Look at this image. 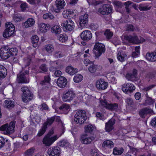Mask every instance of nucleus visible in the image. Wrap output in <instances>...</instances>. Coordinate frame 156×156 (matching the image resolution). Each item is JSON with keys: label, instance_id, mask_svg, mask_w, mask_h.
<instances>
[{"label": "nucleus", "instance_id": "52", "mask_svg": "<svg viewBox=\"0 0 156 156\" xmlns=\"http://www.w3.org/2000/svg\"><path fill=\"white\" fill-rule=\"evenodd\" d=\"M22 19V17L20 15L16 14L13 17V20L16 22H20Z\"/></svg>", "mask_w": 156, "mask_h": 156}, {"label": "nucleus", "instance_id": "35", "mask_svg": "<svg viewBox=\"0 0 156 156\" xmlns=\"http://www.w3.org/2000/svg\"><path fill=\"white\" fill-rule=\"evenodd\" d=\"M51 32L55 34H59L61 31V29L58 25H56L53 27H51Z\"/></svg>", "mask_w": 156, "mask_h": 156}, {"label": "nucleus", "instance_id": "39", "mask_svg": "<svg viewBox=\"0 0 156 156\" xmlns=\"http://www.w3.org/2000/svg\"><path fill=\"white\" fill-rule=\"evenodd\" d=\"M53 56L56 58L63 57L64 54L61 51H55L53 53Z\"/></svg>", "mask_w": 156, "mask_h": 156}, {"label": "nucleus", "instance_id": "47", "mask_svg": "<svg viewBox=\"0 0 156 156\" xmlns=\"http://www.w3.org/2000/svg\"><path fill=\"white\" fill-rule=\"evenodd\" d=\"M59 40L61 42H65L67 38V37L65 34H60L58 36Z\"/></svg>", "mask_w": 156, "mask_h": 156}, {"label": "nucleus", "instance_id": "8", "mask_svg": "<svg viewBox=\"0 0 156 156\" xmlns=\"http://www.w3.org/2000/svg\"><path fill=\"white\" fill-rule=\"evenodd\" d=\"M64 31H73L75 27L74 23L73 21L70 19H68L64 23L61 24Z\"/></svg>", "mask_w": 156, "mask_h": 156}, {"label": "nucleus", "instance_id": "48", "mask_svg": "<svg viewBox=\"0 0 156 156\" xmlns=\"http://www.w3.org/2000/svg\"><path fill=\"white\" fill-rule=\"evenodd\" d=\"M125 102L128 106L130 107L132 106L134 104L133 99L130 98H127L125 100Z\"/></svg>", "mask_w": 156, "mask_h": 156}, {"label": "nucleus", "instance_id": "10", "mask_svg": "<svg viewBox=\"0 0 156 156\" xmlns=\"http://www.w3.org/2000/svg\"><path fill=\"white\" fill-rule=\"evenodd\" d=\"M75 96V94L72 91L68 90L64 92L62 98L64 101L69 102L72 100Z\"/></svg>", "mask_w": 156, "mask_h": 156}, {"label": "nucleus", "instance_id": "24", "mask_svg": "<svg viewBox=\"0 0 156 156\" xmlns=\"http://www.w3.org/2000/svg\"><path fill=\"white\" fill-rule=\"evenodd\" d=\"M137 70L134 69L132 73H127L126 75V78L128 80L134 81L136 80L137 76Z\"/></svg>", "mask_w": 156, "mask_h": 156}, {"label": "nucleus", "instance_id": "50", "mask_svg": "<svg viewBox=\"0 0 156 156\" xmlns=\"http://www.w3.org/2000/svg\"><path fill=\"white\" fill-rule=\"evenodd\" d=\"M43 18L44 19L50 18L51 19H53L54 17V16L50 13H48L45 14L43 15Z\"/></svg>", "mask_w": 156, "mask_h": 156}, {"label": "nucleus", "instance_id": "9", "mask_svg": "<svg viewBox=\"0 0 156 156\" xmlns=\"http://www.w3.org/2000/svg\"><path fill=\"white\" fill-rule=\"evenodd\" d=\"M100 102L101 106L112 111L116 110L118 108V105L117 103L109 104L106 100H101Z\"/></svg>", "mask_w": 156, "mask_h": 156}, {"label": "nucleus", "instance_id": "45", "mask_svg": "<svg viewBox=\"0 0 156 156\" xmlns=\"http://www.w3.org/2000/svg\"><path fill=\"white\" fill-rule=\"evenodd\" d=\"M104 35L108 39H111L113 35V33L110 30H107L104 33Z\"/></svg>", "mask_w": 156, "mask_h": 156}, {"label": "nucleus", "instance_id": "49", "mask_svg": "<svg viewBox=\"0 0 156 156\" xmlns=\"http://www.w3.org/2000/svg\"><path fill=\"white\" fill-rule=\"evenodd\" d=\"M47 128L46 127L43 125L40 131L38 133L37 135L39 136H42L45 132Z\"/></svg>", "mask_w": 156, "mask_h": 156}, {"label": "nucleus", "instance_id": "51", "mask_svg": "<svg viewBox=\"0 0 156 156\" xmlns=\"http://www.w3.org/2000/svg\"><path fill=\"white\" fill-rule=\"evenodd\" d=\"M34 149L33 147L30 148L27 150L25 152V154L27 156H29L31 155L34 152Z\"/></svg>", "mask_w": 156, "mask_h": 156}, {"label": "nucleus", "instance_id": "26", "mask_svg": "<svg viewBox=\"0 0 156 156\" xmlns=\"http://www.w3.org/2000/svg\"><path fill=\"white\" fill-rule=\"evenodd\" d=\"M95 129V126L90 124H89L85 127V134L90 135L92 134Z\"/></svg>", "mask_w": 156, "mask_h": 156}, {"label": "nucleus", "instance_id": "13", "mask_svg": "<svg viewBox=\"0 0 156 156\" xmlns=\"http://www.w3.org/2000/svg\"><path fill=\"white\" fill-rule=\"evenodd\" d=\"M112 11V9L108 4H104L99 8L98 12L102 15H106L110 13Z\"/></svg>", "mask_w": 156, "mask_h": 156}, {"label": "nucleus", "instance_id": "11", "mask_svg": "<svg viewBox=\"0 0 156 156\" xmlns=\"http://www.w3.org/2000/svg\"><path fill=\"white\" fill-rule=\"evenodd\" d=\"M96 87L99 90L106 89L108 86V83L105 81L104 80L98 79L96 82Z\"/></svg>", "mask_w": 156, "mask_h": 156}, {"label": "nucleus", "instance_id": "3", "mask_svg": "<svg viewBox=\"0 0 156 156\" xmlns=\"http://www.w3.org/2000/svg\"><path fill=\"white\" fill-rule=\"evenodd\" d=\"M105 47L103 44L99 43H96L93 49L95 58L100 56L102 53L105 52Z\"/></svg>", "mask_w": 156, "mask_h": 156}, {"label": "nucleus", "instance_id": "58", "mask_svg": "<svg viewBox=\"0 0 156 156\" xmlns=\"http://www.w3.org/2000/svg\"><path fill=\"white\" fill-rule=\"evenodd\" d=\"M70 12H71V11L69 10V9L64 11L62 13L63 17L64 18L68 17L69 15H70Z\"/></svg>", "mask_w": 156, "mask_h": 156}, {"label": "nucleus", "instance_id": "6", "mask_svg": "<svg viewBox=\"0 0 156 156\" xmlns=\"http://www.w3.org/2000/svg\"><path fill=\"white\" fill-rule=\"evenodd\" d=\"M29 71L26 70L20 72L18 75L17 80L19 83H28L29 82L28 74Z\"/></svg>", "mask_w": 156, "mask_h": 156}, {"label": "nucleus", "instance_id": "12", "mask_svg": "<svg viewBox=\"0 0 156 156\" xmlns=\"http://www.w3.org/2000/svg\"><path fill=\"white\" fill-rule=\"evenodd\" d=\"M135 89V87L131 83L124 84L122 87V90L123 92L128 94L132 93Z\"/></svg>", "mask_w": 156, "mask_h": 156}, {"label": "nucleus", "instance_id": "17", "mask_svg": "<svg viewBox=\"0 0 156 156\" xmlns=\"http://www.w3.org/2000/svg\"><path fill=\"white\" fill-rule=\"evenodd\" d=\"M153 112V111L152 109L146 107L140 109L139 113L141 117L144 118L147 115L152 114Z\"/></svg>", "mask_w": 156, "mask_h": 156}, {"label": "nucleus", "instance_id": "33", "mask_svg": "<svg viewBox=\"0 0 156 156\" xmlns=\"http://www.w3.org/2000/svg\"><path fill=\"white\" fill-rule=\"evenodd\" d=\"M155 101L154 99H152L151 98L147 96V98L143 104L144 106L151 105H153Z\"/></svg>", "mask_w": 156, "mask_h": 156}, {"label": "nucleus", "instance_id": "14", "mask_svg": "<svg viewBox=\"0 0 156 156\" xmlns=\"http://www.w3.org/2000/svg\"><path fill=\"white\" fill-rule=\"evenodd\" d=\"M56 8L54 11L56 13L60 12L61 10L63 9L66 5V3L64 0H56L55 2Z\"/></svg>", "mask_w": 156, "mask_h": 156}, {"label": "nucleus", "instance_id": "38", "mask_svg": "<svg viewBox=\"0 0 156 156\" xmlns=\"http://www.w3.org/2000/svg\"><path fill=\"white\" fill-rule=\"evenodd\" d=\"M59 109L61 110L66 111L65 112V114L68 113L69 110V105L64 104L59 107Z\"/></svg>", "mask_w": 156, "mask_h": 156}, {"label": "nucleus", "instance_id": "56", "mask_svg": "<svg viewBox=\"0 0 156 156\" xmlns=\"http://www.w3.org/2000/svg\"><path fill=\"white\" fill-rule=\"evenodd\" d=\"M8 126V124H6L4 125H3L2 126L0 127V130L2 131L3 132V133L5 134V131H7V127Z\"/></svg>", "mask_w": 156, "mask_h": 156}, {"label": "nucleus", "instance_id": "62", "mask_svg": "<svg viewBox=\"0 0 156 156\" xmlns=\"http://www.w3.org/2000/svg\"><path fill=\"white\" fill-rule=\"evenodd\" d=\"M96 116L100 119L103 120L105 119V117L103 115L99 112H97L96 113Z\"/></svg>", "mask_w": 156, "mask_h": 156}, {"label": "nucleus", "instance_id": "16", "mask_svg": "<svg viewBox=\"0 0 156 156\" xmlns=\"http://www.w3.org/2000/svg\"><path fill=\"white\" fill-rule=\"evenodd\" d=\"M81 39L85 41H89L92 37V34L91 32L88 30L83 31L80 34Z\"/></svg>", "mask_w": 156, "mask_h": 156}, {"label": "nucleus", "instance_id": "54", "mask_svg": "<svg viewBox=\"0 0 156 156\" xmlns=\"http://www.w3.org/2000/svg\"><path fill=\"white\" fill-rule=\"evenodd\" d=\"M113 4L116 7L121 8L123 6L122 3L118 1H115L113 2Z\"/></svg>", "mask_w": 156, "mask_h": 156}, {"label": "nucleus", "instance_id": "15", "mask_svg": "<svg viewBox=\"0 0 156 156\" xmlns=\"http://www.w3.org/2000/svg\"><path fill=\"white\" fill-rule=\"evenodd\" d=\"M58 138L56 135L52 137L45 136L43 139V143L46 146H50Z\"/></svg>", "mask_w": 156, "mask_h": 156}, {"label": "nucleus", "instance_id": "31", "mask_svg": "<svg viewBox=\"0 0 156 156\" xmlns=\"http://www.w3.org/2000/svg\"><path fill=\"white\" fill-rule=\"evenodd\" d=\"M14 102L13 101L9 100H7L5 101L4 106L5 108L11 109L14 107Z\"/></svg>", "mask_w": 156, "mask_h": 156}, {"label": "nucleus", "instance_id": "4", "mask_svg": "<svg viewBox=\"0 0 156 156\" xmlns=\"http://www.w3.org/2000/svg\"><path fill=\"white\" fill-rule=\"evenodd\" d=\"M23 93L22 100L24 102H27L31 100L33 98V94L27 87H23L21 88Z\"/></svg>", "mask_w": 156, "mask_h": 156}, {"label": "nucleus", "instance_id": "40", "mask_svg": "<svg viewBox=\"0 0 156 156\" xmlns=\"http://www.w3.org/2000/svg\"><path fill=\"white\" fill-rule=\"evenodd\" d=\"M83 79V76L79 74L75 75L73 78L74 81L76 83H79Z\"/></svg>", "mask_w": 156, "mask_h": 156}, {"label": "nucleus", "instance_id": "37", "mask_svg": "<svg viewBox=\"0 0 156 156\" xmlns=\"http://www.w3.org/2000/svg\"><path fill=\"white\" fill-rule=\"evenodd\" d=\"M103 147L111 148L113 147V143L111 141L107 140L104 142L102 145Z\"/></svg>", "mask_w": 156, "mask_h": 156}, {"label": "nucleus", "instance_id": "53", "mask_svg": "<svg viewBox=\"0 0 156 156\" xmlns=\"http://www.w3.org/2000/svg\"><path fill=\"white\" fill-rule=\"evenodd\" d=\"M39 69L42 71L47 72L48 70V68L47 65L45 64H41L39 67Z\"/></svg>", "mask_w": 156, "mask_h": 156}, {"label": "nucleus", "instance_id": "18", "mask_svg": "<svg viewBox=\"0 0 156 156\" xmlns=\"http://www.w3.org/2000/svg\"><path fill=\"white\" fill-rule=\"evenodd\" d=\"M89 135H87L85 134L81 137V140L82 143L84 144H90L92 141L94 140V138L93 136L89 137Z\"/></svg>", "mask_w": 156, "mask_h": 156}, {"label": "nucleus", "instance_id": "22", "mask_svg": "<svg viewBox=\"0 0 156 156\" xmlns=\"http://www.w3.org/2000/svg\"><path fill=\"white\" fill-rule=\"evenodd\" d=\"M88 17V15L87 13L81 15L80 17L79 22L81 27H83L86 25L87 23Z\"/></svg>", "mask_w": 156, "mask_h": 156}, {"label": "nucleus", "instance_id": "32", "mask_svg": "<svg viewBox=\"0 0 156 156\" xmlns=\"http://www.w3.org/2000/svg\"><path fill=\"white\" fill-rule=\"evenodd\" d=\"M78 69H74L71 66H68L66 68V72L71 75H73L77 72Z\"/></svg>", "mask_w": 156, "mask_h": 156}, {"label": "nucleus", "instance_id": "59", "mask_svg": "<svg viewBox=\"0 0 156 156\" xmlns=\"http://www.w3.org/2000/svg\"><path fill=\"white\" fill-rule=\"evenodd\" d=\"M5 139L2 136H0V148L4 146Z\"/></svg>", "mask_w": 156, "mask_h": 156}, {"label": "nucleus", "instance_id": "5", "mask_svg": "<svg viewBox=\"0 0 156 156\" xmlns=\"http://www.w3.org/2000/svg\"><path fill=\"white\" fill-rule=\"evenodd\" d=\"M6 29L4 31L3 36L4 37H8L12 36L14 33L15 29L14 25L11 23H6Z\"/></svg>", "mask_w": 156, "mask_h": 156}, {"label": "nucleus", "instance_id": "28", "mask_svg": "<svg viewBox=\"0 0 156 156\" xmlns=\"http://www.w3.org/2000/svg\"><path fill=\"white\" fill-rule=\"evenodd\" d=\"M15 125L14 123L12 122H11L9 124H8V126L7 129V132L5 131V134L8 135L13 133Z\"/></svg>", "mask_w": 156, "mask_h": 156}, {"label": "nucleus", "instance_id": "61", "mask_svg": "<svg viewBox=\"0 0 156 156\" xmlns=\"http://www.w3.org/2000/svg\"><path fill=\"white\" fill-rule=\"evenodd\" d=\"M150 123L151 126L156 128V117L154 118L151 119Z\"/></svg>", "mask_w": 156, "mask_h": 156}, {"label": "nucleus", "instance_id": "21", "mask_svg": "<svg viewBox=\"0 0 156 156\" xmlns=\"http://www.w3.org/2000/svg\"><path fill=\"white\" fill-rule=\"evenodd\" d=\"M35 21L32 18H28L27 20L22 23V26L25 28L31 27L34 26Z\"/></svg>", "mask_w": 156, "mask_h": 156}, {"label": "nucleus", "instance_id": "55", "mask_svg": "<svg viewBox=\"0 0 156 156\" xmlns=\"http://www.w3.org/2000/svg\"><path fill=\"white\" fill-rule=\"evenodd\" d=\"M39 108L41 110H48V108L47 105L45 103H43L39 106Z\"/></svg>", "mask_w": 156, "mask_h": 156}, {"label": "nucleus", "instance_id": "29", "mask_svg": "<svg viewBox=\"0 0 156 156\" xmlns=\"http://www.w3.org/2000/svg\"><path fill=\"white\" fill-rule=\"evenodd\" d=\"M55 116H53L51 117L48 118L46 121L44 123L43 125L47 128L48 126H50L54 122Z\"/></svg>", "mask_w": 156, "mask_h": 156}, {"label": "nucleus", "instance_id": "25", "mask_svg": "<svg viewBox=\"0 0 156 156\" xmlns=\"http://www.w3.org/2000/svg\"><path fill=\"white\" fill-rule=\"evenodd\" d=\"M146 58L151 62L156 61V51L151 53L148 52L146 55Z\"/></svg>", "mask_w": 156, "mask_h": 156}, {"label": "nucleus", "instance_id": "19", "mask_svg": "<svg viewBox=\"0 0 156 156\" xmlns=\"http://www.w3.org/2000/svg\"><path fill=\"white\" fill-rule=\"evenodd\" d=\"M59 149L58 147H51L48 149L47 153L49 156H59Z\"/></svg>", "mask_w": 156, "mask_h": 156}, {"label": "nucleus", "instance_id": "27", "mask_svg": "<svg viewBox=\"0 0 156 156\" xmlns=\"http://www.w3.org/2000/svg\"><path fill=\"white\" fill-rule=\"evenodd\" d=\"M40 30L42 33H45L49 30L50 26L49 24H45L43 23H41L39 24Z\"/></svg>", "mask_w": 156, "mask_h": 156}, {"label": "nucleus", "instance_id": "60", "mask_svg": "<svg viewBox=\"0 0 156 156\" xmlns=\"http://www.w3.org/2000/svg\"><path fill=\"white\" fill-rule=\"evenodd\" d=\"M27 1L31 4L34 5L40 3L41 0H27Z\"/></svg>", "mask_w": 156, "mask_h": 156}, {"label": "nucleus", "instance_id": "57", "mask_svg": "<svg viewBox=\"0 0 156 156\" xmlns=\"http://www.w3.org/2000/svg\"><path fill=\"white\" fill-rule=\"evenodd\" d=\"M27 7V4L25 2H23L20 5L21 10L23 11H25Z\"/></svg>", "mask_w": 156, "mask_h": 156}, {"label": "nucleus", "instance_id": "63", "mask_svg": "<svg viewBox=\"0 0 156 156\" xmlns=\"http://www.w3.org/2000/svg\"><path fill=\"white\" fill-rule=\"evenodd\" d=\"M101 2L100 1H97L95 0H92L91 1H90V2L89 3V4H90V3H91V5L96 6L98 5H99L100 3Z\"/></svg>", "mask_w": 156, "mask_h": 156}, {"label": "nucleus", "instance_id": "64", "mask_svg": "<svg viewBox=\"0 0 156 156\" xmlns=\"http://www.w3.org/2000/svg\"><path fill=\"white\" fill-rule=\"evenodd\" d=\"M99 152L98 151L95 150H92L91 152V154L93 156H99Z\"/></svg>", "mask_w": 156, "mask_h": 156}, {"label": "nucleus", "instance_id": "34", "mask_svg": "<svg viewBox=\"0 0 156 156\" xmlns=\"http://www.w3.org/2000/svg\"><path fill=\"white\" fill-rule=\"evenodd\" d=\"M31 40L33 47L36 48L37 46L39 41L38 37L37 35L33 36L31 38Z\"/></svg>", "mask_w": 156, "mask_h": 156}, {"label": "nucleus", "instance_id": "46", "mask_svg": "<svg viewBox=\"0 0 156 156\" xmlns=\"http://www.w3.org/2000/svg\"><path fill=\"white\" fill-rule=\"evenodd\" d=\"M58 145L59 146L62 147H66L69 146V144L67 140H64L58 143Z\"/></svg>", "mask_w": 156, "mask_h": 156}, {"label": "nucleus", "instance_id": "1", "mask_svg": "<svg viewBox=\"0 0 156 156\" xmlns=\"http://www.w3.org/2000/svg\"><path fill=\"white\" fill-rule=\"evenodd\" d=\"M16 49L13 48H9L8 47L5 46L0 49V56L3 59H7L11 56L16 55Z\"/></svg>", "mask_w": 156, "mask_h": 156}, {"label": "nucleus", "instance_id": "44", "mask_svg": "<svg viewBox=\"0 0 156 156\" xmlns=\"http://www.w3.org/2000/svg\"><path fill=\"white\" fill-rule=\"evenodd\" d=\"M44 49L47 52L51 53L54 50V48L52 45L49 44L45 46Z\"/></svg>", "mask_w": 156, "mask_h": 156}, {"label": "nucleus", "instance_id": "36", "mask_svg": "<svg viewBox=\"0 0 156 156\" xmlns=\"http://www.w3.org/2000/svg\"><path fill=\"white\" fill-rule=\"evenodd\" d=\"M6 74V69L3 66L0 65V77L4 78Z\"/></svg>", "mask_w": 156, "mask_h": 156}, {"label": "nucleus", "instance_id": "23", "mask_svg": "<svg viewBox=\"0 0 156 156\" xmlns=\"http://www.w3.org/2000/svg\"><path fill=\"white\" fill-rule=\"evenodd\" d=\"M115 122V119L112 118L105 123V129L106 131L110 132L113 129V125Z\"/></svg>", "mask_w": 156, "mask_h": 156}, {"label": "nucleus", "instance_id": "2", "mask_svg": "<svg viewBox=\"0 0 156 156\" xmlns=\"http://www.w3.org/2000/svg\"><path fill=\"white\" fill-rule=\"evenodd\" d=\"M87 119L86 112L84 110L77 111L74 116V120L77 124H82Z\"/></svg>", "mask_w": 156, "mask_h": 156}, {"label": "nucleus", "instance_id": "41", "mask_svg": "<svg viewBox=\"0 0 156 156\" xmlns=\"http://www.w3.org/2000/svg\"><path fill=\"white\" fill-rule=\"evenodd\" d=\"M117 58L121 62H123L127 58L126 55L124 54H119L118 53L117 55Z\"/></svg>", "mask_w": 156, "mask_h": 156}, {"label": "nucleus", "instance_id": "30", "mask_svg": "<svg viewBox=\"0 0 156 156\" xmlns=\"http://www.w3.org/2000/svg\"><path fill=\"white\" fill-rule=\"evenodd\" d=\"M44 80L41 82L40 84L42 86H48L50 83L51 80L50 76L49 75L45 76H44Z\"/></svg>", "mask_w": 156, "mask_h": 156}, {"label": "nucleus", "instance_id": "42", "mask_svg": "<svg viewBox=\"0 0 156 156\" xmlns=\"http://www.w3.org/2000/svg\"><path fill=\"white\" fill-rule=\"evenodd\" d=\"M99 66L98 65H90L88 68V70L91 73H93L95 72L98 68H99Z\"/></svg>", "mask_w": 156, "mask_h": 156}, {"label": "nucleus", "instance_id": "7", "mask_svg": "<svg viewBox=\"0 0 156 156\" xmlns=\"http://www.w3.org/2000/svg\"><path fill=\"white\" fill-rule=\"evenodd\" d=\"M124 39L128 42L132 43H140L144 41V38L140 37H138L136 35H125Z\"/></svg>", "mask_w": 156, "mask_h": 156}, {"label": "nucleus", "instance_id": "20", "mask_svg": "<svg viewBox=\"0 0 156 156\" xmlns=\"http://www.w3.org/2000/svg\"><path fill=\"white\" fill-rule=\"evenodd\" d=\"M67 83V81L66 78L62 76L59 77L57 81V85L60 87H65Z\"/></svg>", "mask_w": 156, "mask_h": 156}, {"label": "nucleus", "instance_id": "43", "mask_svg": "<svg viewBox=\"0 0 156 156\" xmlns=\"http://www.w3.org/2000/svg\"><path fill=\"white\" fill-rule=\"evenodd\" d=\"M123 148H118L115 147L113 150V154L115 155H120L123 153Z\"/></svg>", "mask_w": 156, "mask_h": 156}]
</instances>
